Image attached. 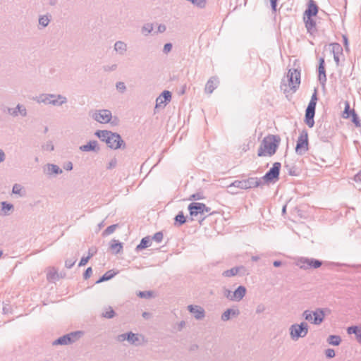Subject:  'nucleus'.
<instances>
[{"label": "nucleus", "instance_id": "obj_1", "mask_svg": "<svg viewBox=\"0 0 361 361\" xmlns=\"http://www.w3.org/2000/svg\"><path fill=\"white\" fill-rule=\"evenodd\" d=\"M281 138L277 135H269L262 141L257 151L258 157L273 156L277 151Z\"/></svg>", "mask_w": 361, "mask_h": 361}, {"label": "nucleus", "instance_id": "obj_2", "mask_svg": "<svg viewBox=\"0 0 361 361\" xmlns=\"http://www.w3.org/2000/svg\"><path fill=\"white\" fill-rule=\"evenodd\" d=\"M287 80L288 84H286L284 80L281 82V89L284 92H288L292 90L293 92H296L300 84V70L298 68L289 69L287 73Z\"/></svg>", "mask_w": 361, "mask_h": 361}, {"label": "nucleus", "instance_id": "obj_3", "mask_svg": "<svg viewBox=\"0 0 361 361\" xmlns=\"http://www.w3.org/2000/svg\"><path fill=\"white\" fill-rule=\"evenodd\" d=\"M35 100L40 104H51L56 106H60L67 102V98L62 94H41L35 98Z\"/></svg>", "mask_w": 361, "mask_h": 361}, {"label": "nucleus", "instance_id": "obj_4", "mask_svg": "<svg viewBox=\"0 0 361 361\" xmlns=\"http://www.w3.org/2000/svg\"><path fill=\"white\" fill-rule=\"evenodd\" d=\"M317 100V89H314V92L312 94L310 101L307 105V107L305 109V114L304 121L306 123V125L310 128H312L314 125V118L315 115Z\"/></svg>", "mask_w": 361, "mask_h": 361}, {"label": "nucleus", "instance_id": "obj_5", "mask_svg": "<svg viewBox=\"0 0 361 361\" xmlns=\"http://www.w3.org/2000/svg\"><path fill=\"white\" fill-rule=\"evenodd\" d=\"M263 185L262 180L257 177H250L244 180H236L228 185V188H237L247 190L252 188L260 187Z\"/></svg>", "mask_w": 361, "mask_h": 361}, {"label": "nucleus", "instance_id": "obj_6", "mask_svg": "<svg viewBox=\"0 0 361 361\" xmlns=\"http://www.w3.org/2000/svg\"><path fill=\"white\" fill-rule=\"evenodd\" d=\"M281 164L280 162H275L272 167L260 178L264 184L276 183L279 179Z\"/></svg>", "mask_w": 361, "mask_h": 361}, {"label": "nucleus", "instance_id": "obj_7", "mask_svg": "<svg viewBox=\"0 0 361 361\" xmlns=\"http://www.w3.org/2000/svg\"><path fill=\"white\" fill-rule=\"evenodd\" d=\"M290 338L297 341L299 338H304L308 333V324L302 322L300 324H292L290 328Z\"/></svg>", "mask_w": 361, "mask_h": 361}, {"label": "nucleus", "instance_id": "obj_8", "mask_svg": "<svg viewBox=\"0 0 361 361\" xmlns=\"http://www.w3.org/2000/svg\"><path fill=\"white\" fill-rule=\"evenodd\" d=\"M322 260L315 258L300 257L296 264L301 269L307 270L309 269H318L322 265Z\"/></svg>", "mask_w": 361, "mask_h": 361}, {"label": "nucleus", "instance_id": "obj_9", "mask_svg": "<svg viewBox=\"0 0 361 361\" xmlns=\"http://www.w3.org/2000/svg\"><path fill=\"white\" fill-rule=\"evenodd\" d=\"M309 140L307 130H303L297 140L295 152L298 155L304 154L308 150Z\"/></svg>", "mask_w": 361, "mask_h": 361}, {"label": "nucleus", "instance_id": "obj_10", "mask_svg": "<svg viewBox=\"0 0 361 361\" xmlns=\"http://www.w3.org/2000/svg\"><path fill=\"white\" fill-rule=\"evenodd\" d=\"M82 334V332L80 331H73L70 334H65L57 339H56L53 342L54 345H68L74 343L76 341L78 338L80 337V336Z\"/></svg>", "mask_w": 361, "mask_h": 361}, {"label": "nucleus", "instance_id": "obj_11", "mask_svg": "<svg viewBox=\"0 0 361 361\" xmlns=\"http://www.w3.org/2000/svg\"><path fill=\"white\" fill-rule=\"evenodd\" d=\"M109 135V140H110V141L107 140L106 145L109 148L118 149H124L126 147V143L118 133L110 131Z\"/></svg>", "mask_w": 361, "mask_h": 361}, {"label": "nucleus", "instance_id": "obj_12", "mask_svg": "<svg viewBox=\"0 0 361 361\" xmlns=\"http://www.w3.org/2000/svg\"><path fill=\"white\" fill-rule=\"evenodd\" d=\"M140 337L141 336H140L139 334H134L132 331H129L118 335L116 339L119 342L127 341L131 345H140Z\"/></svg>", "mask_w": 361, "mask_h": 361}, {"label": "nucleus", "instance_id": "obj_13", "mask_svg": "<svg viewBox=\"0 0 361 361\" xmlns=\"http://www.w3.org/2000/svg\"><path fill=\"white\" fill-rule=\"evenodd\" d=\"M92 118L99 123H108L111 121L112 114L109 109L98 110L94 113Z\"/></svg>", "mask_w": 361, "mask_h": 361}, {"label": "nucleus", "instance_id": "obj_14", "mask_svg": "<svg viewBox=\"0 0 361 361\" xmlns=\"http://www.w3.org/2000/svg\"><path fill=\"white\" fill-rule=\"evenodd\" d=\"M326 75L325 69V61L323 57L319 60L318 66V80L322 87H324L326 82Z\"/></svg>", "mask_w": 361, "mask_h": 361}, {"label": "nucleus", "instance_id": "obj_15", "mask_svg": "<svg viewBox=\"0 0 361 361\" xmlns=\"http://www.w3.org/2000/svg\"><path fill=\"white\" fill-rule=\"evenodd\" d=\"M247 274V270L244 266L235 267L231 269L224 271L222 275L224 277H231L236 275L245 276Z\"/></svg>", "mask_w": 361, "mask_h": 361}, {"label": "nucleus", "instance_id": "obj_16", "mask_svg": "<svg viewBox=\"0 0 361 361\" xmlns=\"http://www.w3.org/2000/svg\"><path fill=\"white\" fill-rule=\"evenodd\" d=\"M171 92L169 90H164L156 99V108L161 106L164 107L171 99Z\"/></svg>", "mask_w": 361, "mask_h": 361}, {"label": "nucleus", "instance_id": "obj_17", "mask_svg": "<svg viewBox=\"0 0 361 361\" xmlns=\"http://www.w3.org/2000/svg\"><path fill=\"white\" fill-rule=\"evenodd\" d=\"M188 310L191 314H193L196 319H202L205 316V311L204 308L200 306L190 305L188 306Z\"/></svg>", "mask_w": 361, "mask_h": 361}, {"label": "nucleus", "instance_id": "obj_18", "mask_svg": "<svg viewBox=\"0 0 361 361\" xmlns=\"http://www.w3.org/2000/svg\"><path fill=\"white\" fill-rule=\"evenodd\" d=\"M303 19L307 33L313 35L317 32L316 21L310 16H304Z\"/></svg>", "mask_w": 361, "mask_h": 361}, {"label": "nucleus", "instance_id": "obj_19", "mask_svg": "<svg viewBox=\"0 0 361 361\" xmlns=\"http://www.w3.org/2000/svg\"><path fill=\"white\" fill-rule=\"evenodd\" d=\"M201 202H191L188 205V209L191 216V220L193 219L192 218L194 216L203 214Z\"/></svg>", "mask_w": 361, "mask_h": 361}, {"label": "nucleus", "instance_id": "obj_20", "mask_svg": "<svg viewBox=\"0 0 361 361\" xmlns=\"http://www.w3.org/2000/svg\"><path fill=\"white\" fill-rule=\"evenodd\" d=\"M319 11V7L314 0H310L307 4V8L304 12V16H316Z\"/></svg>", "mask_w": 361, "mask_h": 361}, {"label": "nucleus", "instance_id": "obj_21", "mask_svg": "<svg viewBox=\"0 0 361 361\" xmlns=\"http://www.w3.org/2000/svg\"><path fill=\"white\" fill-rule=\"evenodd\" d=\"M325 318V310L322 308H317L313 311V321L312 324L315 325L321 324Z\"/></svg>", "mask_w": 361, "mask_h": 361}, {"label": "nucleus", "instance_id": "obj_22", "mask_svg": "<svg viewBox=\"0 0 361 361\" xmlns=\"http://www.w3.org/2000/svg\"><path fill=\"white\" fill-rule=\"evenodd\" d=\"M80 149L82 152H99L100 147L98 146L97 140H90L87 144L80 146Z\"/></svg>", "mask_w": 361, "mask_h": 361}, {"label": "nucleus", "instance_id": "obj_23", "mask_svg": "<svg viewBox=\"0 0 361 361\" xmlns=\"http://www.w3.org/2000/svg\"><path fill=\"white\" fill-rule=\"evenodd\" d=\"M332 47V53L334 54V60L336 64V66H339L340 63V58L339 54H342L343 48L340 44L334 42L330 44Z\"/></svg>", "mask_w": 361, "mask_h": 361}, {"label": "nucleus", "instance_id": "obj_24", "mask_svg": "<svg viewBox=\"0 0 361 361\" xmlns=\"http://www.w3.org/2000/svg\"><path fill=\"white\" fill-rule=\"evenodd\" d=\"M14 210L13 204L4 201L0 202V216H8Z\"/></svg>", "mask_w": 361, "mask_h": 361}, {"label": "nucleus", "instance_id": "obj_25", "mask_svg": "<svg viewBox=\"0 0 361 361\" xmlns=\"http://www.w3.org/2000/svg\"><path fill=\"white\" fill-rule=\"evenodd\" d=\"M238 309L228 308L221 314V319L224 322L228 321L231 317H236L239 315Z\"/></svg>", "mask_w": 361, "mask_h": 361}, {"label": "nucleus", "instance_id": "obj_26", "mask_svg": "<svg viewBox=\"0 0 361 361\" xmlns=\"http://www.w3.org/2000/svg\"><path fill=\"white\" fill-rule=\"evenodd\" d=\"M8 112L11 116L14 117L18 116V114H20L23 117L27 116L26 108L20 104H17V106L13 109H9Z\"/></svg>", "mask_w": 361, "mask_h": 361}, {"label": "nucleus", "instance_id": "obj_27", "mask_svg": "<svg viewBox=\"0 0 361 361\" xmlns=\"http://www.w3.org/2000/svg\"><path fill=\"white\" fill-rule=\"evenodd\" d=\"M246 288L243 286H239L232 294V297L233 298V301L239 302L240 301L246 294Z\"/></svg>", "mask_w": 361, "mask_h": 361}, {"label": "nucleus", "instance_id": "obj_28", "mask_svg": "<svg viewBox=\"0 0 361 361\" xmlns=\"http://www.w3.org/2000/svg\"><path fill=\"white\" fill-rule=\"evenodd\" d=\"M45 170L48 175H59L63 172L62 169L59 166L54 164H47Z\"/></svg>", "mask_w": 361, "mask_h": 361}, {"label": "nucleus", "instance_id": "obj_29", "mask_svg": "<svg viewBox=\"0 0 361 361\" xmlns=\"http://www.w3.org/2000/svg\"><path fill=\"white\" fill-rule=\"evenodd\" d=\"M317 132L318 136L323 142L329 141V139L331 137V133L326 130V125L320 126Z\"/></svg>", "mask_w": 361, "mask_h": 361}, {"label": "nucleus", "instance_id": "obj_30", "mask_svg": "<svg viewBox=\"0 0 361 361\" xmlns=\"http://www.w3.org/2000/svg\"><path fill=\"white\" fill-rule=\"evenodd\" d=\"M152 244V239L150 236H146L142 238L140 243L136 246L135 251L139 252L143 249L149 247Z\"/></svg>", "mask_w": 361, "mask_h": 361}, {"label": "nucleus", "instance_id": "obj_31", "mask_svg": "<svg viewBox=\"0 0 361 361\" xmlns=\"http://www.w3.org/2000/svg\"><path fill=\"white\" fill-rule=\"evenodd\" d=\"M218 82L217 78L215 77H212L207 81L205 85V92L211 94L213 91L216 88V83Z\"/></svg>", "mask_w": 361, "mask_h": 361}, {"label": "nucleus", "instance_id": "obj_32", "mask_svg": "<svg viewBox=\"0 0 361 361\" xmlns=\"http://www.w3.org/2000/svg\"><path fill=\"white\" fill-rule=\"evenodd\" d=\"M109 132L110 130H97L94 133V135L97 136L101 141L106 143L107 140L110 141V140H109Z\"/></svg>", "mask_w": 361, "mask_h": 361}, {"label": "nucleus", "instance_id": "obj_33", "mask_svg": "<svg viewBox=\"0 0 361 361\" xmlns=\"http://www.w3.org/2000/svg\"><path fill=\"white\" fill-rule=\"evenodd\" d=\"M127 44L123 41H117L114 44V50L121 55H123L127 51Z\"/></svg>", "mask_w": 361, "mask_h": 361}, {"label": "nucleus", "instance_id": "obj_34", "mask_svg": "<svg viewBox=\"0 0 361 361\" xmlns=\"http://www.w3.org/2000/svg\"><path fill=\"white\" fill-rule=\"evenodd\" d=\"M116 274L117 272H115L113 269L109 270L96 281V283H100L104 281H109L114 278L116 275Z\"/></svg>", "mask_w": 361, "mask_h": 361}, {"label": "nucleus", "instance_id": "obj_35", "mask_svg": "<svg viewBox=\"0 0 361 361\" xmlns=\"http://www.w3.org/2000/svg\"><path fill=\"white\" fill-rule=\"evenodd\" d=\"M110 249L115 254H118L123 249V244H122V243L119 242L118 240L113 239L110 242Z\"/></svg>", "mask_w": 361, "mask_h": 361}, {"label": "nucleus", "instance_id": "obj_36", "mask_svg": "<svg viewBox=\"0 0 361 361\" xmlns=\"http://www.w3.org/2000/svg\"><path fill=\"white\" fill-rule=\"evenodd\" d=\"M174 220V225L178 226H182L186 222V218L182 211L178 213V214L175 216Z\"/></svg>", "mask_w": 361, "mask_h": 361}, {"label": "nucleus", "instance_id": "obj_37", "mask_svg": "<svg viewBox=\"0 0 361 361\" xmlns=\"http://www.w3.org/2000/svg\"><path fill=\"white\" fill-rule=\"evenodd\" d=\"M341 337L338 335H330L327 338V342L331 345H339L341 343Z\"/></svg>", "mask_w": 361, "mask_h": 361}, {"label": "nucleus", "instance_id": "obj_38", "mask_svg": "<svg viewBox=\"0 0 361 361\" xmlns=\"http://www.w3.org/2000/svg\"><path fill=\"white\" fill-rule=\"evenodd\" d=\"M48 281H54L58 279L57 271L54 268L50 269L47 274Z\"/></svg>", "mask_w": 361, "mask_h": 361}, {"label": "nucleus", "instance_id": "obj_39", "mask_svg": "<svg viewBox=\"0 0 361 361\" xmlns=\"http://www.w3.org/2000/svg\"><path fill=\"white\" fill-rule=\"evenodd\" d=\"M115 314L116 313L114 310L111 307L109 306L106 309V311L102 314V316L107 319H111L114 317Z\"/></svg>", "mask_w": 361, "mask_h": 361}, {"label": "nucleus", "instance_id": "obj_40", "mask_svg": "<svg viewBox=\"0 0 361 361\" xmlns=\"http://www.w3.org/2000/svg\"><path fill=\"white\" fill-rule=\"evenodd\" d=\"M353 111H355L354 109H350V104H349V102H345V109H344V111H343V116L345 118H348L350 117L351 114H352V112Z\"/></svg>", "mask_w": 361, "mask_h": 361}, {"label": "nucleus", "instance_id": "obj_41", "mask_svg": "<svg viewBox=\"0 0 361 361\" xmlns=\"http://www.w3.org/2000/svg\"><path fill=\"white\" fill-rule=\"evenodd\" d=\"M351 121L355 124L356 127H361V122L358 115L355 111H353L350 116Z\"/></svg>", "mask_w": 361, "mask_h": 361}, {"label": "nucleus", "instance_id": "obj_42", "mask_svg": "<svg viewBox=\"0 0 361 361\" xmlns=\"http://www.w3.org/2000/svg\"><path fill=\"white\" fill-rule=\"evenodd\" d=\"M360 330L361 329L358 326H350L348 327L347 333L348 334H355L357 337Z\"/></svg>", "mask_w": 361, "mask_h": 361}, {"label": "nucleus", "instance_id": "obj_43", "mask_svg": "<svg viewBox=\"0 0 361 361\" xmlns=\"http://www.w3.org/2000/svg\"><path fill=\"white\" fill-rule=\"evenodd\" d=\"M118 226V224H113L109 226H108L102 233L103 236L109 235L114 232L116 227Z\"/></svg>", "mask_w": 361, "mask_h": 361}, {"label": "nucleus", "instance_id": "obj_44", "mask_svg": "<svg viewBox=\"0 0 361 361\" xmlns=\"http://www.w3.org/2000/svg\"><path fill=\"white\" fill-rule=\"evenodd\" d=\"M153 30V25L151 23L145 24L142 27V33L145 35L149 34Z\"/></svg>", "mask_w": 361, "mask_h": 361}, {"label": "nucleus", "instance_id": "obj_45", "mask_svg": "<svg viewBox=\"0 0 361 361\" xmlns=\"http://www.w3.org/2000/svg\"><path fill=\"white\" fill-rule=\"evenodd\" d=\"M302 317L304 319L308 322L312 323L313 321V311L305 310L302 313Z\"/></svg>", "mask_w": 361, "mask_h": 361}, {"label": "nucleus", "instance_id": "obj_46", "mask_svg": "<svg viewBox=\"0 0 361 361\" xmlns=\"http://www.w3.org/2000/svg\"><path fill=\"white\" fill-rule=\"evenodd\" d=\"M50 20L49 17L46 15L41 16L39 18V24L43 27H47L49 23Z\"/></svg>", "mask_w": 361, "mask_h": 361}, {"label": "nucleus", "instance_id": "obj_47", "mask_svg": "<svg viewBox=\"0 0 361 361\" xmlns=\"http://www.w3.org/2000/svg\"><path fill=\"white\" fill-rule=\"evenodd\" d=\"M137 295L138 297H140L141 298H149L153 296V292L151 290L139 291Z\"/></svg>", "mask_w": 361, "mask_h": 361}, {"label": "nucleus", "instance_id": "obj_48", "mask_svg": "<svg viewBox=\"0 0 361 361\" xmlns=\"http://www.w3.org/2000/svg\"><path fill=\"white\" fill-rule=\"evenodd\" d=\"M204 198L202 192H196V193H194L192 195H191L189 197V200H203Z\"/></svg>", "mask_w": 361, "mask_h": 361}, {"label": "nucleus", "instance_id": "obj_49", "mask_svg": "<svg viewBox=\"0 0 361 361\" xmlns=\"http://www.w3.org/2000/svg\"><path fill=\"white\" fill-rule=\"evenodd\" d=\"M42 148L43 150L46 151H53L54 149V146L51 141H48L42 145Z\"/></svg>", "mask_w": 361, "mask_h": 361}, {"label": "nucleus", "instance_id": "obj_50", "mask_svg": "<svg viewBox=\"0 0 361 361\" xmlns=\"http://www.w3.org/2000/svg\"><path fill=\"white\" fill-rule=\"evenodd\" d=\"M163 233L161 231L157 232L151 238L152 240H154L157 243H160L163 240Z\"/></svg>", "mask_w": 361, "mask_h": 361}, {"label": "nucleus", "instance_id": "obj_51", "mask_svg": "<svg viewBox=\"0 0 361 361\" xmlns=\"http://www.w3.org/2000/svg\"><path fill=\"white\" fill-rule=\"evenodd\" d=\"M77 261V259L75 257L71 258V259H67L65 261V267L68 269L72 268L74 264H75Z\"/></svg>", "mask_w": 361, "mask_h": 361}, {"label": "nucleus", "instance_id": "obj_52", "mask_svg": "<svg viewBox=\"0 0 361 361\" xmlns=\"http://www.w3.org/2000/svg\"><path fill=\"white\" fill-rule=\"evenodd\" d=\"M116 90L121 92L123 93L126 90V86L123 82H117L116 84Z\"/></svg>", "mask_w": 361, "mask_h": 361}, {"label": "nucleus", "instance_id": "obj_53", "mask_svg": "<svg viewBox=\"0 0 361 361\" xmlns=\"http://www.w3.org/2000/svg\"><path fill=\"white\" fill-rule=\"evenodd\" d=\"M92 257V253L90 254V255H87V257H82L80 259V261L78 264L79 267L85 266L89 261V259Z\"/></svg>", "mask_w": 361, "mask_h": 361}, {"label": "nucleus", "instance_id": "obj_54", "mask_svg": "<svg viewBox=\"0 0 361 361\" xmlns=\"http://www.w3.org/2000/svg\"><path fill=\"white\" fill-rule=\"evenodd\" d=\"M21 191H22V186L20 185L15 184L13 186L12 192L13 194H18L20 196H22L23 195L21 194Z\"/></svg>", "mask_w": 361, "mask_h": 361}, {"label": "nucleus", "instance_id": "obj_55", "mask_svg": "<svg viewBox=\"0 0 361 361\" xmlns=\"http://www.w3.org/2000/svg\"><path fill=\"white\" fill-rule=\"evenodd\" d=\"M325 355L327 358H333L335 357L336 353L334 349L328 348L325 350Z\"/></svg>", "mask_w": 361, "mask_h": 361}, {"label": "nucleus", "instance_id": "obj_56", "mask_svg": "<svg viewBox=\"0 0 361 361\" xmlns=\"http://www.w3.org/2000/svg\"><path fill=\"white\" fill-rule=\"evenodd\" d=\"M117 165V160L116 158H113L111 159V161L108 163L106 166L107 169H112L115 168Z\"/></svg>", "mask_w": 361, "mask_h": 361}, {"label": "nucleus", "instance_id": "obj_57", "mask_svg": "<svg viewBox=\"0 0 361 361\" xmlns=\"http://www.w3.org/2000/svg\"><path fill=\"white\" fill-rule=\"evenodd\" d=\"M172 47H173V45L171 43L169 42V43H166L164 46V48H163V52L165 54H169L171 49H172Z\"/></svg>", "mask_w": 361, "mask_h": 361}, {"label": "nucleus", "instance_id": "obj_58", "mask_svg": "<svg viewBox=\"0 0 361 361\" xmlns=\"http://www.w3.org/2000/svg\"><path fill=\"white\" fill-rule=\"evenodd\" d=\"M92 274V267L87 268L86 270L85 271V272L83 273L84 279L87 280V279H89L91 276Z\"/></svg>", "mask_w": 361, "mask_h": 361}, {"label": "nucleus", "instance_id": "obj_59", "mask_svg": "<svg viewBox=\"0 0 361 361\" xmlns=\"http://www.w3.org/2000/svg\"><path fill=\"white\" fill-rule=\"evenodd\" d=\"M202 207H204L202 208V212H203V214L204 213H209V215H212L214 214L215 212H211V208L207 207L205 204L204 203H202Z\"/></svg>", "mask_w": 361, "mask_h": 361}, {"label": "nucleus", "instance_id": "obj_60", "mask_svg": "<svg viewBox=\"0 0 361 361\" xmlns=\"http://www.w3.org/2000/svg\"><path fill=\"white\" fill-rule=\"evenodd\" d=\"M233 292L228 289H225L224 295L228 300L233 301V298L232 297Z\"/></svg>", "mask_w": 361, "mask_h": 361}, {"label": "nucleus", "instance_id": "obj_61", "mask_svg": "<svg viewBox=\"0 0 361 361\" xmlns=\"http://www.w3.org/2000/svg\"><path fill=\"white\" fill-rule=\"evenodd\" d=\"M117 68V65L116 64H113L111 66H104V70L105 71H115Z\"/></svg>", "mask_w": 361, "mask_h": 361}, {"label": "nucleus", "instance_id": "obj_62", "mask_svg": "<svg viewBox=\"0 0 361 361\" xmlns=\"http://www.w3.org/2000/svg\"><path fill=\"white\" fill-rule=\"evenodd\" d=\"M343 44L345 47V49L346 51H349V44H348V39L345 35L343 36Z\"/></svg>", "mask_w": 361, "mask_h": 361}, {"label": "nucleus", "instance_id": "obj_63", "mask_svg": "<svg viewBox=\"0 0 361 361\" xmlns=\"http://www.w3.org/2000/svg\"><path fill=\"white\" fill-rule=\"evenodd\" d=\"M63 169L66 171H71L73 169V163L67 161L63 164Z\"/></svg>", "mask_w": 361, "mask_h": 361}, {"label": "nucleus", "instance_id": "obj_64", "mask_svg": "<svg viewBox=\"0 0 361 361\" xmlns=\"http://www.w3.org/2000/svg\"><path fill=\"white\" fill-rule=\"evenodd\" d=\"M288 174L293 176H298V173L296 172V169L295 166H293L288 169Z\"/></svg>", "mask_w": 361, "mask_h": 361}]
</instances>
